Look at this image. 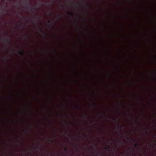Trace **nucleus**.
Returning <instances> with one entry per match:
<instances>
[{"instance_id": "nucleus-6", "label": "nucleus", "mask_w": 156, "mask_h": 156, "mask_svg": "<svg viewBox=\"0 0 156 156\" xmlns=\"http://www.w3.org/2000/svg\"><path fill=\"white\" fill-rule=\"evenodd\" d=\"M139 145V144L138 143H136L134 145V147H136V146H138Z\"/></svg>"}, {"instance_id": "nucleus-10", "label": "nucleus", "mask_w": 156, "mask_h": 156, "mask_svg": "<svg viewBox=\"0 0 156 156\" xmlns=\"http://www.w3.org/2000/svg\"><path fill=\"white\" fill-rule=\"evenodd\" d=\"M34 6H32V7L31 8V10L32 9H33Z\"/></svg>"}, {"instance_id": "nucleus-4", "label": "nucleus", "mask_w": 156, "mask_h": 156, "mask_svg": "<svg viewBox=\"0 0 156 156\" xmlns=\"http://www.w3.org/2000/svg\"><path fill=\"white\" fill-rule=\"evenodd\" d=\"M121 126H119V125H118V129L119 130H121Z\"/></svg>"}, {"instance_id": "nucleus-9", "label": "nucleus", "mask_w": 156, "mask_h": 156, "mask_svg": "<svg viewBox=\"0 0 156 156\" xmlns=\"http://www.w3.org/2000/svg\"><path fill=\"white\" fill-rule=\"evenodd\" d=\"M40 30H41V32L43 33H44V31L42 30L41 29H40Z\"/></svg>"}, {"instance_id": "nucleus-1", "label": "nucleus", "mask_w": 156, "mask_h": 156, "mask_svg": "<svg viewBox=\"0 0 156 156\" xmlns=\"http://www.w3.org/2000/svg\"><path fill=\"white\" fill-rule=\"evenodd\" d=\"M18 53L21 55H23L24 54V51L23 49H22L21 51H18Z\"/></svg>"}, {"instance_id": "nucleus-5", "label": "nucleus", "mask_w": 156, "mask_h": 156, "mask_svg": "<svg viewBox=\"0 0 156 156\" xmlns=\"http://www.w3.org/2000/svg\"><path fill=\"white\" fill-rule=\"evenodd\" d=\"M64 151H66V152H68V150H67V148L66 147H64Z\"/></svg>"}, {"instance_id": "nucleus-7", "label": "nucleus", "mask_w": 156, "mask_h": 156, "mask_svg": "<svg viewBox=\"0 0 156 156\" xmlns=\"http://www.w3.org/2000/svg\"><path fill=\"white\" fill-rule=\"evenodd\" d=\"M109 147H110L109 145H108V147H106L105 148V149L106 150L108 149L109 148Z\"/></svg>"}, {"instance_id": "nucleus-11", "label": "nucleus", "mask_w": 156, "mask_h": 156, "mask_svg": "<svg viewBox=\"0 0 156 156\" xmlns=\"http://www.w3.org/2000/svg\"><path fill=\"white\" fill-rule=\"evenodd\" d=\"M154 79L155 80H156V77H155L154 78Z\"/></svg>"}, {"instance_id": "nucleus-8", "label": "nucleus", "mask_w": 156, "mask_h": 156, "mask_svg": "<svg viewBox=\"0 0 156 156\" xmlns=\"http://www.w3.org/2000/svg\"><path fill=\"white\" fill-rule=\"evenodd\" d=\"M92 106L94 107H96V105L95 104H94Z\"/></svg>"}, {"instance_id": "nucleus-12", "label": "nucleus", "mask_w": 156, "mask_h": 156, "mask_svg": "<svg viewBox=\"0 0 156 156\" xmlns=\"http://www.w3.org/2000/svg\"><path fill=\"white\" fill-rule=\"evenodd\" d=\"M65 133L66 134V135L67 134V133L66 132Z\"/></svg>"}, {"instance_id": "nucleus-3", "label": "nucleus", "mask_w": 156, "mask_h": 156, "mask_svg": "<svg viewBox=\"0 0 156 156\" xmlns=\"http://www.w3.org/2000/svg\"><path fill=\"white\" fill-rule=\"evenodd\" d=\"M48 23L49 24L50 26H53V24L51 23V21L50 20H48Z\"/></svg>"}, {"instance_id": "nucleus-13", "label": "nucleus", "mask_w": 156, "mask_h": 156, "mask_svg": "<svg viewBox=\"0 0 156 156\" xmlns=\"http://www.w3.org/2000/svg\"><path fill=\"white\" fill-rule=\"evenodd\" d=\"M37 19L39 20V19L40 18L39 17H38L37 18Z\"/></svg>"}, {"instance_id": "nucleus-2", "label": "nucleus", "mask_w": 156, "mask_h": 156, "mask_svg": "<svg viewBox=\"0 0 156 156\" xmlns=\"http://www.w3.org/2000/svg\"><path fill=\"white\" fill-rule=\"evenodd\" d=\"M4 40L5 42L7 43H11L10 40L8 38H4Z\"/></svg>"}, {"instance_id": "nucleus-14", "label": "nucleus", "mask_w": 156, "mask_h": 156, "mask_svg": "<svg viewBox=\"0 0 156 156\" xmlns=\"http://www.w3.org/2000/svg\"><path fill=\"white\" fill-rule=\"evenodd\" d=\"M127 139L128 140H129V138H128Z\"/></svg>"}]
</instances>
